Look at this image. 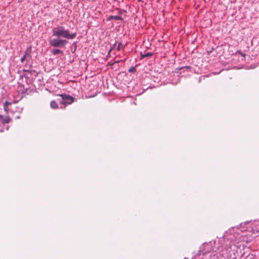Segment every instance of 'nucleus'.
<instances>
[{
	"label": "nucleus",
	"mask_w": 259,
	"mask_h": 259,
	"mask_svg": "<svg viewBox=\"0 0 259 259\" xmlns=\"http://www.w3.org/2000/svg\"><path fill=\"white\" fill-rule=\"evenodd\" d=\"M52 35L58 37H63L72 39L75 37L76 33H70L68 29H65L63 26L54 27L52 30Z\"/></svg>",
	"instance_id": "obj_1"
},
{
	"label": "nucleus",
	"mask_w": 259,
	"mask_h": 259,
	"mask_svg": "<svg viewBox=\"0 0 259 259\" xmlns=\"http://www.w3.org/2000/svg\"><path fill=\"white\" fill-rule=\"evenodd\" d=\"M60 37L54 38L49 40V45L55 48H62L65 46L67 43L68 41L65 39H60Z\"/></svg>",
	"instance_id": "obj_2"
},
{
	"label": "nucleus",
	"mask_w": 259,
	"mask_h": 259,
	"mask_svg": "<svg viewBox=\"0 0 259 259\" xmlns=\"http://www.w3.org/2000/svg\"><path fill=\"white\" fill-rule=\"evenodd\" d=\"M58 96L61 97L63 100L66 101L68 105L71 104L75 100L74 97L66 94H59Z\"/></svg>",
	"instance_id": "obj_3"
},
{
	"label": "nucleus",
	"mask_w": 259,
	"mask_h": 259,
	"mask_svg": "<svg viewBox=\"0 0 259 259\" xmlns=\"http://www.w3.org/2000/svg\"><path fill=\"white\" fill-rule=\"evenodd\" d=\"M31 47L29 46L27 48L25 52L24 55L22 57L23 58L25 59V60H26V61L27 62H29L31 58Z\"/></svg>",
	"instance_id": "obj_4"
},
{
	"label": "nucleus",
	"mask_w": 259,
	"mask_h": 259,
	"mask_svg": "<svg viewBox=\"0 0 259 259\" xmlns=\"http://www.w3.org/2000/svg\"><path fill=\"white\" fill-rule=\"evenodd\" d=\"M17 103V101H13V102H8L7 101H5V102L4 104V109L7 114H8L9 113V112L10 111V109L9 108V106L11 105L12 103Z\"/></svg>",
	"instance_id": "obj_5"
},
{
	"label": "nucleus",
	"mask_w": 259,
	"mask_h": 259,
	"mask_svg": "<svg viewBox=\"0 0 259 259\" xmlns=\"http://www.w3.org/2000/svg\"><path fill=\"white\" fill-rule=\"evenodd\" d=\"M11 120L9 116L4 117L2 115H0V121L2 124L9 123Z\"/></svg>",
	"instance_id": "obj_6"
},
{
	"label": "nucleus",
	"mask_w": 259,
	"mask_h": 259,
	"mask_svg": "<svg viewBox=\"0 0 259 259\" xmlns=\"http://www.w3.org/2000/svg\"><path fill=\"white\" fill-rule=\"evenodd\" d=\"M202 259H219L218 256L213 252L208 253Z\"/></svg>",
	"instance_id": "obj_7"
},
{
	"label": "nucleus",
	"mask_w": 259,
	"mask_h": 259,
	"mask_svg": "<svg viewBox=\"0 0 259 259\" xmlns=\"http://www.w3.org/2000/svg\"><path fill=\"white\" fill-rule=\"evenodd\" d=\"M50 107L53 109H57L59 108L58 104L55 100H52L51 102Z\"/></svg>",
	"instance_id": "obj_8"
},
{
	"label": "nucleus",
	"mask_w": 259,
	"mask_h": 259,
	"mask_svg": "<svg viewBox=\"0 0 259 259\" xmlns=\"http://www.w3.org/2000/svg\"><path fill=\"white\" fill-rule=\"evenodd\" d=\"M51 53L54 55H56L58 54H62L63 52L59 49H53L51 50Z\"/></svg>",
	"instance_id": "obj_9"
},
{
	"label": "nucleus",
	"mask_w": 259,
	"mask_h": 259,
	"mask_svg": "<svg viewBox=\"0 0 259 259\" xmlns=\"http://www.w3.org/2000/svg\"><path fill=\"white\" fill-rule=\"evenodd\" d=\"M122 20V18L120 16H111L108 18V20Z\"/></svg>",
	"instance_id": "obj_10"
},
{
	"label": "nucleus",
	"mask_w": 259,
	"mask_h": 259,
	"mask_svg": "<svg viewBox=\"0 0 259 259\" xmlns=\"http://www.w3.org/2000/svg\"><path fill=\"white\" fill-rule=\"evenodd\" d=\"M60 109H65L66 107L68 105V104L67 103V102L65 101V100H63L62 101H61L60 102Z\"/></svg>",
	"instance_id": "obj_11"
},
{
	"label": "nucleus",
	"mask_w": 259,
	"mask_h": 259,
	"mask_svg": "<svg viewBox=\"0 0 259 259\" xmlns=\"http://www.w3.org/2000/svg\"><path fill=\"white\" fill-rule=\"evenodd\" d=\"M24 71L27 72L28 73H30L31 74H34L35 76H37V72L34 70H24Z\"/></svg>",
	"instance_id": "obj_12"
},
{
	"label": "nucleus",
	"mask_w": 259,
	"mask_h": 259,
	"mask_svg": "<svg viewBox=\"0 0 259 259\" xmlns=\"http://www.w3.org/2000/svg\"><path fill=\"white\" fill-rule=\"evenodd\" d=\"M153 55V53H147L144 54H142V58H146V57H149Z\"/></svg>",
	"instance_id": "obj_13"
},
{
	"label": "nucleus",
	"mask_w": 259,
	"mask_h": 259,
	"mask_svg": "<svg viewBox=\"0 0 259 259\" xmlns=\"http://www.w3.org/2000/svg\"><path fill=\"white\" fill-rule=\"evenodd\" d=\"M123 48H124V46L123 45V44L121 42L118 43V46H117V48L118 51L120 50L121 49H123Z\"/></svg>",
	"instance_id": "obj_14"
},
{
	"label": "nucleus",
	"mask_w": 259,
	"mask_h": 259,
	"mask_svg": "<svg viewBox=\"0 0 259 259\" xmlns=\"http://www.w3.org/2000/svg\"><path fill=\"white\" fill-rule=\"evenodd\" d=\"M130 72H135L136 71V69L134 67H132L128 70Z\"/></svg>",
	"instance_id": "obj_15"
},
{
	"label": "nucleus",
	"mask_w": 259,
	"mask_h": 259,
	"mask_svg": "<svg viewBox=\"0 0 259 259\" xmlns=\"http://www.w3.org/2000/svg\"><path fill=\"white\" fill-rule=\"evenodd\" d=\"M119 62V61H115V62H114L113 63H111V62H110L108 63V65L112 66L113 64H114L115 63H118Z\"/></svg>",
	"instance_id": "obj_16"
},
{
	"label": "nucleus",
	"mask_w": 259,
	"mask_h": 259,
	"mask_svg": "<svg viewBox=\"0 0 259 259\" xmlns=\"http://www.w3.org/2000/svg\"><path fill=\"white\" fill-rule=\"evenodd\" d=\"M237 53H239L242 56H243L244 57L245 56V54H243L242 53H241L240 51H238L237 52Z\"/></svg>",
	"instance_id": "obj_17"
},
{
	"label": "nucleus",
	"mask_w": 259,
	"mask_h": 259,
	"mask_svg": "<svg viewBox=\"0 0 259 259\" xmlns=\"http://www.w3.org/2000/svg\"><path fill=\"white\" fill-rule=\"evenodd\" d=\"M25 61H26V60H25V59H24V58H22L21 59V62L22 63H23Z\"/></svg>",
	"instance_id": "obj_18"
}]
</instances>
